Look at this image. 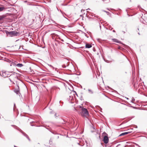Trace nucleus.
<instances>
[{
    "label": "nucleus",
    "instance_id": "f257e3e1",
    "mask_svg": "<svg viewBox=\"0 0 147 147\" xmlns=\"http://www.w3.org/2000/svg\"><path fill=\"white\" fill-rule=\"evenodd\" d=\"M81 115L83 117H87L88 115V112L87 110L84 108H82L81 111L80 112Z\"/></svg>",
    "mask_w": 147,
    "mask_h": 147
},
{
    "label": "nucleus",
    "instance_id": "f03ea898",
    "mask_svg": "<svg viewBox=\"0 0 147 147\" xmlns=\"http://www.w3.org/2000/svg\"><path fill=\"white\" fill-rule=\"evenodd\" d=\"M10 75L9 72L5 71L2 73V76L3 77L5 78L9 76Z\"/></svg>",
    "mask_w": 147,
    "mask_h": 147
},
{
    "label": "nucleus",
    "instance_id": "7ed1b4c3",
    "mask_svg": "<svg viewBox=\"0 0 147 147\" xmlns=\"http://www.w3.org/2000/svg\"><path fill=\"white\" fill-rule=\"evenodd\" d=\"M18 34V33L16 31H12L9 32V34L12 36H17Z\"/></svg>",
    "mask_w": 147,
    "mask_h": 147
},
{
    "label": "nucleus",
    "instance_id": "20e7f679",
    "mask_svg": "<svg viewBox=\"0 0 147 147\" xmlns=\"http://www.w3.org/2000/svg\"><path fill=\"white\" fill-rule=\"evenodd\" d=\"M109 140L108 137L107 136H104L103 141L105 144H107L109 142Z\"/></svg>",
    "mask_w": 147,
    "mask_h": 147
},
{
    "label": "nucleus",
    "instance_id": "39448f33",
    "mask_svg": "<svg viewBox=\"0 0 147 147\" xmlns=\"http://www.w3.org/2000/svg\"><path fill=\"white\" fill-rule=\"evenodd\" d=\"M130 133V131L126 132H124L123 133H122L120 135H119V136H124V135H126L127 134H128Z\"/></svg>",
    "mask_w": 147,
    "mask_h": 147
},
{
    "label": "nucleus",
    "instance_id": "423d86ee",
    "mask_svg": "<svg viewBox=\"0 0 147 147\" xmlns=\"http://www.w3.org/2000/svg\"><path fill=\"white\" fill-rule=\"evenodd\" d=\"M14 92L17 94H18L20 96V93L19 90H14Z\"/></svg>",
    "mask_w": 147,
    "mask_h": 147
},
{
    "label": "nucleus",
    "instance_id": "0eeeda50",
    "mask_svg": "<svg viewBox=\"0 0 147 147\" xmlns=\"http://www.w3.org/2000/svg\"><path fill=\"white\" fill-rule=\"evenodd\" d=\"M113 41L115 42H117L118 43H120L121 42L118 40L116 39H113Z\"/></svg>",
    "mask_w": 147,
    "mask_h": 147
},
{
    "label": "nucleus",
    "instance_id": "6e6552de",
    "mask_svg": "<svg viewBox=\"0 0 147 147\" xmlns=\"http://www.w3.org/2000/svg\"><path fill=\"white\" fill-rule=\"evenodd\" d=\"M92 47V45H91L88 44H86V48H90Z\"/></svg>",
    "mask_w": 147,
    "mask_h": 147
},
{
    "label": "nucleus",
    "instance_id": "1a4fd4ad",
    "mask_svg": "<svg viewBox=\"0 0 147 147\" xmlns=\"http://www.w3.org/2000/svg\"><path fill=\"white\" fill-rule=\"evenodd\" d=\"M16 66L19 67H22L23 65L22 64L18 63L16 65Z\"/></svg>",
    "mask_w": 147,
    "mask_h": 147
},
{
    "label": "nucleus",
    "instance_id": "9d476101",
    "mask_svg": "<svg viewBox=\"0 0 147 147\" xmlns=\"http://www.w3.org/2000/svg\"><path fill=\"white\" fill-rule=\"evenodd\" d=\"M23 134L24 135V136H26L28 140L29 141L30 140V138H29V137L25 133H23Z\"/></svg>",
    "mask_w": 147,
    "mask_h": 147
},
{
    "label": "nucleus",
    "instance_id": "9b49d317",
    "mask_svg": "<svg viewBox=\"0 0 147 147\" xmlns=\"http://www.w3.org/2000/svg\"><path fill=\"white\" fill-rule=\"evenodd\" d=\"M73 99V97L72 95H71L69 96V100H72Z\"/></svg>",
    "mask_w": 147,
    "mask_h": 147
},
{
    "label": "nucleus",
    "instance_id": "f8f14e48",
    "mask_svg": "<svg viewBox=\"0 0 147 147\" xmlns=\"http://www.w3.org/2000/svg\"><path fill=\"white\" fill-rule=\"evenodd\" d=\"M5 9V8L3 7H0V11H3Z\"/></svg>",
    "mask_w": 147,
    "mask_h": 147
},
{
    "label": "nucleus",
    "instance_id": "ddd939ff",
    "mask_svg": "<svg viewBox=\"0 0 147 147\" xmlns=\"http://www.w3.org/2000/svg\"><path fill=\"white\" fill-rule=\"evenodd\" d=\"M104 2L106 3H108L110 2V0H102Z\"/></svg>",
    "mask_w": 147,
    "mask_h": 147
},
{
    "label": "nucleus",
    "instance_id": "4468645a",
    "mask_svg": "<svg viewBox=\"0 0 147 147\" xmlns=\"http://www.w3.org/2000/svg\"><path fill=\"white\" fill-rule=\"evenodd\" d=\"M88 91L89 92L91 93H93V92L92 91L90 90V89H88Z\"/></svg>",
    "mask_w": 147,
    "mask_h": 147
},
{
    "label": "nucleus",
    "instance_id": "2eb2a0df",
    "mask_svg": "<svg viewBox=\"0 0 147 147\" xmlns=\"http://www.w3.org/2000/svg\"><path fill=\"white\" fill-rule=\"evenodd\" d=\"M143 23L147 25V20L146 21V20H144V22H143Z\"/></svg>",
    "mask_w": 147,
    "mask_h": 147
},
{
    "label": "nucleus",
    "instance_id": "dca6fc26",
    "mask_svg": "<svg viewBox=\"0 0 147 147\" xmlns=\"http://www.w3.org/2000/svg\"><path fill=\"white\" fill-rule=\"evenodd\" d=\"M4 17L1 16L0 17V20H2L4 18Z\"/></svg>",
    "mask_w": 147,
    "mask_h": 147
},
{
    "label": "nucleus",
    "instance_id": "f3484780",
    "mask_svg": "<svg viewBox=\"0 0 147 147\" xmlns=\"http://www.w3.org/2000/svg\"><path fill=\"white\" fill-rule=\"evenodd\" d=\"M135 101V99L134 98H133L132 99V102H133L134 101Z\"/></svg>",
    "mask_w": 147,
    "mask_h": 147
},
{
    "label": "nucleus",
    "instance_id": "a211bd4d",
    "mask_svg": "<svg viewBox=\"0 0 147 147\" xmlns=\"http://www.w3.org/2000/svg\"><path fill=\"white\" fill-rule=\"evenodd\" d=\"M113 32H115V30H113Z\"/></svg>",
    "mask_w": 147,
    "mask_h": 147
},
{
    "label": "nucleus",
    "instance_id": "6ab92c4d",
    "mask_svg": "<svg viewBox=\"0 0 147 147\" xmlns=\"http://www.w3.org/2000/svg\"><path fill=\"white\" fill-rule=\"evenodd\" d=\"M104 11L105 12H106V13H107L108 12L106 11Z\"/></svg>",
    "mask_w": 147,
    "mask_h": 147
},
{
    "label": "nucleus",
    "instance_id": "aec40b11",
    "mask_svg": "<svg viewBox=\"0 0 147 147\" xmlns=\"http://www.w3.org/2000/svg\"><path fill=\"white\" fill-rule=\"evenodd\" d=\"M14 127H15L14 128H16V127H17L16 126H15Z\"/></svg>",
    "mask_w": 147,
    "mask_h": 147
},
{
    "label": "nucleus",
    "instance_id": "412c9836",
    "mask_svg": "<svg viewBox=\"0 0 147 147\" xmlns=\"http://www.w3.org/2000/svg\"><path fill=\"white\" fill-rule=\"evenodd\" d=\"M88 9H89V10H90V9H89V8H88V9L87 10H88Z\"/></svg>",
    "mask_w": 147,
    "mask_h": 147
},
{
    "label": "nucleus",
    "instance_id": "4be33fe9",
    "mask_svg": "<svg viewBox=\"0 0 147 147\" xmlns=\"http://www.w3.org/2000/svg\"><path fill=\"white\" fill-rule=\"evenodd\" d=\"M11 65H12V64H11V65H11Z\"/></svg>",
    "mask_w": 147,
    "mask_h": 147
},
{
    "label": "nucleus",
    "instance_id": "5701e85b",
    "mask_svg": "<svg viewBox=\"0 0 147 147\" xmlns=\"http://www.w3.org/2000/svg\"><path fill=\"white\" fill-rule=\"evenodd\" d=\"M10 79V80L11 81V80H10V79Z\"/></svg>",
    "mask_w": 147,
    "mask_h": 147
},
{
    "label": "nucleus",
    "instance_id": "b1692460",
    "mask_svg": "<svg viewBox=\"0 0 147 147\" xmlns=\"http://www.w3.org/2000/svg\"><path fill=\"white\" fill-rule=\"evenodd\" d=\"M56 114H55V115L56 116Z\"/></svg>",
    "mask_w": 147,
    "mask_h": 147
}]
</instances>
